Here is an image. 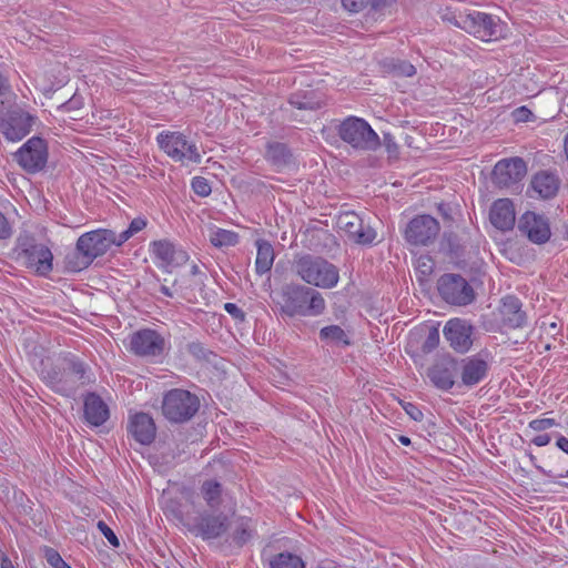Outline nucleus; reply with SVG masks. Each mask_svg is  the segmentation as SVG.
<instances>
[{
  "mask_svg": "<svg viewBox=\"0 0 568 568\" xmlns=\"http://www.w3.org/2000/svg\"><path fill=\"white\" fill-rule=\"evenodd\" d=\"M473 331L474 327L468 321L452 318L444 327V336L455 351L465 353L473 345Z\"/></svg>",
  "mask_w": 568,
  "mask_h": 568,
  "instance_id": "15",
  "label": "nucleus"
},
{
  "mask_svg": "<svg viewBox=\"0 0 568 568\" xmlns=\"http://www.w3.org/2000/svg\"><path fill=\"white\" fill-rule=\"evenodd\" d=\"M161 292L169 297H174L176 295H185L183 288L180 285H178L176 281L173 283L172 287H169L168 285H162Z\"/></svg>",
  "mask_w": 568,
  "mask_h": 568,
  "instance_id": "45",
  "label": "nucleus"
},
{
  "mask_svg": "<svg viewBox=\"0 0 568 568\" xmlns=\"http://www.w3.org/2000/svg\"><path fill=\"white\" fill-rule=\"evenodd\" d=\"M48 156V144L40 136L30 138L13 153V160L28 173H37L43 170Z\"/></svg>",
  "mask_w": 568,
  "mask_h": 568,
  "instance_id": "10",
  "label": "nucleus"
},
{
  "mask_svg": "<svg viewBox=\"0 0 568 568\" xmlns=\"http://www.w3.org/2000/svg\"><path fill=\"white\" fill-rule=\"evenodd\" d=\"M488 365L485 361L476 357L468 358L462 369V381L467 386L478 384L487 374Z\"/></svg>",
  "mask_w": 568,
  "mask_h": 568,
  "instance_id": "26",
  "label": "nucleus"
},
{
  "mask_svg": "<svg viewBox=\"0 0 568 568\" xmlns=\"http://www.w3.org/2000/svg\"><path fill=\"white\" fill-rule=\"evenodd\" d=\"M416 271L423 276H429L435 267V263L428 252L419 251L415 261Z\"/></svg>",
  "mask_w": 568,
  "mask_h": 568,
  "instance_id": "34",
  "label": "nucleus"
},
{
  "mask_svg": "<svg viewBox=\"0 0 568 568\" xmlns=\"http://www.w3.org/2000/svg\"><path fill=\"white\" fill-rule=\"evenodd\" d=\"M42 373L52 388L65 396H72L87 383L83 365L74 359L64 358L57 366Z\"/></svg>",
  "mask_w": 568,
  "mask_h": 568,
  "instance_id": "4",
  "label": "nucleus"
},
{
  "mask_svg": "<svg viewBox=\"0 0 568 568\" xmlns=\"http://www.w3.org/2000/svg\"><path fill=\"white\" fill-rule=\"evenodd\" d=\"M337 134L352 149L371 152L381 146V139L371 124L363 118L349 115L337 126Z\"/></svg>",
  "mask_w": 568,
  "mask_h": 568,
  "instance_id": "3",
  "label": "nucleus"
},
{
  "mask_svg": "<svg viewBox=\"0 0 568 568\" xmlns=\"http://www.w3.org/2000/svg\"><path fill=\"white\" fill-rule=\"evenodd\" d=\"M1 568H12L11 561L8 558H3L1 562Z\"/></svg>",
  "mask_w": 568,
  "mask_h": 568,
  "instance_id": "61",
  "label": "nucleus"
},
{
  "mask_svg": "<svg viewBox=\"0 0 568 568\" xmlns=\"http://www.w3.org/2000/svg\"><path fill=\"white\" fill-rule=\"evenodd\" d=\"M200 400L189 390L175 388L169 390L162 400V414L171 423H184L199 410Z\"/></svg>",
  "mask_w": 568,
  "mask_h": 568,
  "instance_id": "6",
  "label": "nucleus"
},
{
  "mask_svg": "<svg viewBox=\"0 0 568 568\" xmlns=\"http://www.w3.org/2000/svg\"><path fill=\"white\" fill-rule=\"evenodd\" d=\"M81 106V101L78 98H72L68 102L61 104L59 110L62 112H70L71 110H77Z\"/></svg>",
  "mask_w": 568,
  "mask_h": 568,
  "instance_id": "51",
  "label": "nucleus"
},
{
  "mask_svg": "<svg viewBox=\"0 0 568 568\" xmlns=\"http://www.w3.org/2000/svg\"><path fill=\"white\" fill-rule=\"evenodd\" d=\"M287 148L282 143H270L266 150V160L276 168H282L288 160Z\"/></svg>",
  "mask_w": 568,
  "mask_h": 568,
  "instance_id": "30",
  "label": "nucleus"
},
{
  "mask_svg": "<svg viewBox=\"0 0 568 568\" xmlns=\"http://www.w3.org/2000/svg\"><path fill=\"white\" fill-rule=\"evenodd\" d=\"M160 149L172 160L182 163H200L201 154L195 142L182 132L164 131L156 136Z\"/></svg>",
  "mask_w": 568,
  "mask_h": 568,
  "instance_id": "8",
  "label": "nucleus"
},
{
  "mask_svg": "<svg viewBox=\"0 0 568 568\" xmlns=\"http://www.w3.org/2000/svg\"><path fill=\"white\" fill-rule=\"evenodd\" d=\"M196 271H197V267L194 265V266L192 267V273H193V274H195V273H196Z\"/></svg>",
  "mask_w": 568,
  "mask_h": 568,
  "instance_id": "64",
  "label": "nucleus"
},
{
  "mask_svg": "<svg viewBox=\"0 0 568 568\" xmlns=\"http://www.w3.org/2000/svg\"><path fill=\"white\" fill-rule=\"evenodd\" d=\"M172 247H173V245L166 240L154 241L152 243V248L162 250V248H172Z\"/></svg>",
  "mask_w": 568,
  "mask_h": 568,
  "instance_id": "57",
  "label": "nucleus"
},
{
  "mask_svg": "<svg viewBox=\"0 0 568 568\" xmlns=\"http://www.w3.org/2000/svg\"><path fill=\"white\" fill-rule=\"evenodd\" d=\"M11 235V226L7 217L0 212V239H6Z\"/></svg>",
  "mask_w": 568,
  "mask_h": 568,
  "instance_id": "50",
  "label": "nucleus"
},
{
  "mask_svg": "<svg viewBox=\"0 0 568 568\" xmlns=\"http://www.w3.org/2000/svg\"><path fill=\"white\" fill-rule=\"evenodd\" d=\"M438 292L447 303L458 306L470 304L475 292L468 282L457 274H445L438 280Z\"/></svg>",
  "mask_w": 568,
  "mask_h": 568,
  "instance_id": "12",
  "label": "nucleus"
},
{
  "mask_svg": "<svg viewBox=\"0 0 568 568\" xmlns=\"http://www.w3.org/2000/svg\"><path fill=\"white\" fill-rule=\"evenodd\" d=\"M84 417L92 426H100L109 418V408L97 394L91 393L85 397Z\"/></svg>",
  "mask_w": 568,
  "mask_h": 568,
  "instance_id": "23",
  "label": "nucleus"
},
{
  "mask_svg": "<svg viewBox=\"0 0 568 568\" xmlns=\"http://www.w3.org/2000/svg\"><path fill=\"white\" fill-rule=\"evenodd\" d=\"M516 122H528L532 119V112L526 106H519L513 112Z\"/></svg>",
  "mask_w": 568,
  "mask_h": 568,
  "instance_id": "43",
  "label": "nucleus"
},
{
  "mask_svg": "<svg viewBox=\"0 0 568 568\" xmlns=\"http://www.w3.org/2000/svg\"><path fill=\"white\" fill-rule=\"evenodd\" d=\"M297 273L308 284L331 288L338 282L337 268L322 260L304 256L297 262Z\"/></svg>",
  "mask_w": 568,
  "mask_h": 568,
  "instance_id": "9",
  "label": "nucleus"
},
{
  "mask_svg": "<svg viewBox=\"0 0 568 568\" xmlns=\"http://www.w3.org/2000/svg\"><path fill=\"white\" fill-rule=\"evenodd\" d=\"M530 185L540 197L549 199L557 193L559 180L555 174L541 171L534 175Z\"/></svg>",
  "mask_w": 568,
  "mask_h": 568,
  "instance_id": "24",
  "label": "nucleus"
},
{
  "mask_svg": "<svg viewBox=\"0 0 568 568\" xmlns=\"http://www.w3.org/2000/svg\"><path fill=\"white\" fill-rule=\"evenodd\" d=\"M385 0H342V3L346 10L349 12H359L367 4H371L373 8L377 9L383 6Z\"/></svg>",
  "mask_w": 568,
  "mask_h": 568,
  "instance_id": "36",
  "label": "nucleus"
},
{
  "mask_svg": "<svg viewBox=\"0 0 568 568\" xmlns=\"http://www.w3.org/2000/svg\"><path fill=\"white\" fill-rule=\"evenodd\" d=\"M323 341L334 344L348 345L349 339L347 333L338 325L325 326L320 331Z\"/></svg>",
  "mask_w": 568,
  "mask_h": 568,
  "instance_id": "31",
  "label": "nucleus"
},
{
  "mask_svg": "<svg viewBox=\"0 0 568 568\" xmlns=\"http://www.w3.org/2000/svg\"><path fill=\"white\" fill-rule=\"evenodd\" d=\"M501 253L511 262L520 265L525 262L521 251H501Z\"/></svg>",
  "mask_w": 568,
  "mask_h": 568,
  "instance_id": "49",
  "label": "nucleus"
},
{
  "mask_svg": "<svg viewBox=\"0 0 568 568\" xmlns=\"http://www.w3.org/2000/svg\"><path fill=\"white\" fill-rule=\"evenodd\" d=\"M12 95L13 93L10 91L9 82L0 71V97L4 98L6 100H9V98Z\"/></svg>",
  "mask_w": 568,
  "mask_h": 568,
  "instance_id": "48",
  "label": "nucleus"
},
{
  "mask_svg": "<svg viewBox=\"0 0 568 568\" xmlns=\"http://www.w3.org/2000/svg\"><path fill=\"white\" fill-rule=\"evenodd\" d=\"M439 343V332L435 327H429L427 331V336L425 342L423 343V351L428 353L432 352Z\"/></svg>",
  "mask_w": 568,
  "mask_h": 568,
  "instance_id": "38",
  "label": "nucleus"
},
{
  "mask_svg": "<svg viewBox=\"0 0 568 568\" xmlns=\"http://www.w3.org/2000/svg\"><path fill=\"white\" fill-rule=\"evenodd\" d=\"M136 232L129 225V227L121 233H115L116 246L123 245L129 239L135 235Z\"/></svg>",
  "mask_w": 568,
  "mask_h": 568,
  "instance_id": "47",
  "label": "nucleus"
},
{
  "mask_svg": "<svg viewBox=\"0 0 568 568\" xmlns=\"http://www.w3.org/2000/svg\"><path fill=\"white\" fill-rule=\"evenodd\" d=\"M192 189L200 196H207L211 193V186L209 182L202 176L193 178Z\"/></svg>",
  "mask_w": 568,
  "mask_h": 568,
  "instance_id": "39",
  "label": "nucleus"
},
{
  "mask_svg": "<svg viewBox=\"0 0 568 568\" xmlns=\"http://www.w3.org/2000/svg\"><path fill=\"white\" fill-rule=\"evenodd\" d=\"M47 560L54 568H70L61 558V556L54 550H49L47 552Z\"/></svg>",
  "mask_w": 568,
  "mask_h": 568,
  "instance_id": "42",
  "label": "nucleus"
},
{
  "mask_svg": "<svg viewBox=\"0 0 568 568\" xmlns=\"http://www.w3.org/2000/svg\"><path fill=\"white\" fill-rule=\"evenodd\" d=\"M489 221L500 231L511 230L516 221L515 207L511 200H496L490 206Z\"/></svg>",
  "mask_w": 568,
  "mask_h": 568,
  "instance_id": "19",
  "label": "nucleus"
},
{
  "mask_svg": "<svg viewBox=\"0 0 568 568\" xmlns=\"http://www.w3.org/2000/svg\"><path fill=\"white\" fill-rule=\"evenodd\" d=\"M224 308L225 311L231 314L232 316H234L235 318H243L244 317V313L242 312V310L236 305V304H233V303H226L224 305Z\"/></svg>",
  "mask_w": 568,
  "mask_h": 568,
  "instance_id": "53",
  "label": "nucleus"
},
{
  "mask_svg": "<svg viewBox=\"0 0 568 568\" xmlns=\"http://www.w3.org/2000/svg\"><path fill=\"white\" fill-rule=\"evenodd\" d=\"M550 442V437L547 434L538 435L532 439V443L539 447L546 446Z\"/></svg>",
  "mask_w": 568,
  "mask_h": 568,
  "instance_id": "56",
  "label": "nucleus"
},
{
  "mask_svg": "<svg viewBox=\"0 0 568 568\" xmlns=\"http://www.w3.org/2000/svg\"><path fill=\"white\" fill-rule=\"evenodd\" d=\"M209 239L213 246H235L239 244V234L231 230L213 226L209 230Z\"/></svg>",
  "mask_w": 568,
  "mask_h": 568,
  "instance_id": "28",
  "label": "nucleus"
},
{
  "mask_svg": "<svg viewBox=\"0 0 568 568\" xmlns=\"http://www.w3.org/2000/svg\"><path fill=\"white\" fill-rule=\"evenodd\" d=\"M438 221L428 214L413 217L404 227L403 235L410 245L427 246L433 244L439 234Z\"/></svg>",
  "mask_w": 568,
  "mask_h": 568,
  "instance_id": "11",
  "label": "nucleus"
},
{
  "mask_svg": "<svg viewBox=\"0 0 568 568\" xmlns=\"http://www.w3.org/2000/svg\"><path fill=\"white\" fill-rule=\"evenodd\" d=\"M398 442L402 443L403 445H409L410 444V439L406 436H398Z\"/></svg>",
  "mask_w": 568,
  "mask_h": 568,
  "instance_id": "60",
  "label": "nucleus"
},
{
  "mask_svg": "<svg viewBox=\"0 0 568 568\" xmlns=\"http://www.w3.org/2000/svg\"><path fill=\"white\" fill-rule=\"evenodd\" d=\"M527 165L520 158L504 159L493 170V181L499 187H509L524 179Z\"/></svg>",
  "mask_w": 568,
  "mask_h": 568,
  "instance_id": "14",
  "label": "nucleus"
},
{
  "mask_svg": "<svg viewBox=\"0 0 568 568\" xmlns=\"http://www.w3.org/2000/svg\"><path fill=\"white\" fill-rule=\"evenodd\" d=\"M337 226L355 244H375V240L377 237L376 231L353 212H344L339 214L337 217Z\"/></svg>",
  "mask_w": 568,
  "mask_h": 568,
  "instance_id": "13",
  "label": "nucleus"
},
{
  "mask_svg": "<svg viewBox=\"0 0 568 568\" xmlns=\"http://www.w3.org/2000/svg\"><path fill=\"white\" fill-rule=\"evenodd\" d=\"M281 308L288 316H317L324 312L325 301L313 288L287 285L282 291Z\"/></svg>",
  "mask_w": 568,
  "mask_h": 568,
  "instance_id": "2",
  "label": "nucleus"
},
{
  "mask_svg": "<svg viewBox=\"0 0 568 568\" xmlns=\"http://www.w3.org/2000/svg\"><path fill=\"white\" fill-rule=\"evenodd\" d=\"M556 425L557 423L552 418L534 419L529 423V427L536 432H542Z\"/></svg>",
  "mask_w": 568,
  "mask_h": 568,
  "instance_id": "40",
  "label": "nucleus"
},
{
  "mask_svg": "<svg viewBox=\"0 0 568 568\" xmlns=\"http://www.w3.org/2000/svg\"><path fill=\"white\" fill-rule=\"evenodd\" d=\"M131 351L140 356H156L162 353L164 341L152 329H142L131 336Z\"/></svg>",
  "mask_w": 568,
  "mask_h": 568,
  "instance_id": "17",
  "label": "nucleus"
},
{
  "mask_svg": "<svg viewBox=\"0 0 568 568\" xmlns=\"http://www.w3.org/2000/svg\"><path fill=\"white\" fill-rule=\"evenodd\" d=\"M251 538V527L248 520H241V523L237 525L234 534L233 539L236 541L237 545L242 546Z\"/></svg>",
  "mask_w": 568,
  "mask_h": 568,
  "instance_id": "37",
  "label": "nucleus"
},
{
  "mask_svg": "<svg viewBox=\"0 0 568 568\" xmlns=\"http://www.w3.org/2000/svg\"><path fill=\"white\" fill-rule=\"evenodd\" d=\"M274 251H257L256 255V272L264 274L268 272L274 262Z\"/></svg>",
  "mask_w": 568,
  "mask_h": 568,
  "instance_id": "35",
  "label": "nucleus"
},
{
  "mask_svg": "<svg viewBox=\"0 0 568 568\" xmlns=\"http://www.w3.org/2000/svg\"><path fill=\"white\" fill-rule=\"evenodd\" d=\"M128 430L133 438L142 445L151 444L155 438L156 433L152 417L145 413H136L132 415L130 417Z\"/></svg>",
  "mask_w": 568,
  "mask_h": 568,
  "instance_id": "21",
  "label": "nucleus"
},
{
  "mask_svg": "<svg viewBox=\"0 0 568 568\" xmlns=\"http://www.w3.org/2000/svg\"><path fill=\"white\" fill-rule=\"evenodd\" d=\"M130 226L136 232H141L142 230L145 229L146 226V220L143 219V217H136V219H133L130 223Z\"/></svg>",
  "mask_w": 568,
  "mask_h": 568,
  "instance_id": "55",
  "label": "nucleus"
},
{
  "mask_svg": "<svg viewBox=\"0 0 568 568\" xmlns=\"http://www.w3.org/2000/svg\"><path fill=\"white\" fill-rule=\"evenodd\" d=\"M98 528L101 530V532L104 535V537L108 539V541L114 546V547H118L119 546V539L118 537L115 536V534L113 532V530L104 523V521H99L98 523Z\"/></svg>",
  "mask_w": 568,
  "mask_h": 568,
  "instance_id": "41",
  "label": "nucleus"
},
{
  "mask_svg": "<svg viewBox=\"0 0 568 568\" xmlns=\"http://www.w3.org/2000/svg\"><path fill=\"white\" fill-rule=\"evenodd\" d=\"M271 568H305L304 560L292 552L285 551L275 555L270 560Z\"/></svg>",
  "mask_w": 568,
  "mask_h": 568,
  "instance_id": "29",
  "label": "nucleus"
},
{
  "mask_svg": "<svg viewBox=\"0 0 568 568\" xmlns=\"http://www.w3.org/2000/svg\"><path fill=\"white\" fill-rule=\"evenodd\" d=\"M404 410L409 415V417L414 420H422L423 419V413L419 408H417L412 403H405L403 404Z\"/></svg>",
  "mask_w": 568,
  "mask_h": 568,
  "instance_id": "46",
  "label": "nucleus"
},
{
  "mask_svg": "<svg viewBox=\"0 0 568 568\" xmlns=\"http://www.w3.org/2000/svg\"><path fill=\"white\" fill-rule=\"evenodd\" d=\"M291 105L298 110H317L322 106V101L313 97V92H307L304 95L295 93L290 99Z\"/></svg>",
  "mask_w": 568,
  "mask_h": 568,
  "instance_id": "33",
  "label": "nucleus"
},
{
  "mask_svg": "<svg viewBox=\"0 0 568 568\" xmlns=\"http://www.w3.org/2000/svg\"><path fill=\"white\" fill-rule=\"evenodd\" d=\"M28 248H33V250H37V248H48V245L45 243H33V244H30Z\"/></svg>",
  "mask_w": 568,
  "mask_h": 568,
  "instance_id": "59",
  "label": "nucleus"
},
{
  "mask_svg": "<svg viewBox=\"0 0 568 568\" xmlns=\"http://www.w3.org/2000/svg\"><path fill=\"white\" fill-rule=\"evenodd\" d=\"M38 118L20 106L0 112V134L12 143L20 142L33 129Z\"/></svg>",
  "mask_w": 568,
  "mask_h": 568,
  "instance_id": "7",
  "label": "nucleus"
},
{
  "mask_svg": "<svg viewBox=\"0 0 568 568\" xmlns=\"http://www.w3.org/2000/svg\"><path fill=\"white\" fill-rule=\"evenodd\" d=\"M455 24L483 41L497 39L503 29L498 19L476 10L459 12L455 17Z\"/></svg>",
  "mask_w": 568,
  "mask_h": 568,
  "instance_id": "5",
  "label": "nucleus"
},
{
  "mask_svg": "<svg viewBox=\"0 0 568 568\" xmlns=\"http://www.w3.org/2000/svg\"><path fill=\"white\" fill-rule=\"evenodd\" d=\"M17 261L38 275H47L52 270V251H17Z\"/></svg>",
  "mask_w": 568,
  "mask_h": 568,
  "instance_id": "18",
  "label": "nucleus"
},
{
  "mask_svg": "<svg viewBox=\"0 0 568 568\" xmlns=\"http://www.w3.org/2000/svg\"><path fill=\"white\" fill-rule=\"evenodd\" d=\"M100 254L93 251H67L64 255L65 268L70 272H80L87 268Z\"/></svg>",
  "mask_w": 568,
  "mask_h": 568,
  "instance_id": "27",
  "label": "nucleus"
},
{
  "mask_svg": "<svg viewBox=\"0 0 568 568\" xmlns=\"http://www.w3.org/2000/svg\"><path fill=\"white\" fill-rule=\"evenodd\" d=\"M519 230L537 245L545 244L551 235L548 220L535 212H526L519 220Z\"/></svg>",
  "mask_w": 568,
  "mask_h": 568,
  "instance_id": "16",
  "label": "nucleus"
},
{
  "mask_svg": "<svg viewBox=\"0 0 568 568\" xmlns=\"http://www.w3.org/2000/svg\"><path fill=\"white\" fill-rule=\"evenodd\" d=\"M175 252H178L180 254L181 260H183V261L186 260V255H185L184 251H169V250L156 251V253L159 254V257L162 258L163 261H168Z\"/></svg>",
  "mask_w": 568,
  "mask_h": 568,
  "instance_id": "54",
  "label": "nucleus"
},
{
  "mask_svg": "<svg viewBox=\"0 0 568 568\" xmlns=\"http://www.w3.org/2000/svg\"><path fill=\"white\" fill-rule=\"evenodd\" d=\"M113 245L116 246L115 232L99 229L81 235L75 248H110Z\"/></svg>",
  "mask_w": 568,
  "mask_h": 568,
  "instance_id": "22",
  "label": "nucleus"
},
{
  "mask_svg": "<svg viewBox=\"0 0 568 568\" xmlns=\"http://www.w3.org/2000/svg\"><path fill=\"white\" fill-rule=\"evenodd\" d=\"M397 72L398 74L400 75H405V77H412L416 73V69L413 64L410 63H406V62H402L399 65H398V69H397Z\"/></svg>",
  "mask_w": 568,
  "mask_h": 568,
  "instance_id": "52",
  "label": "nucleus"
},
{
  "mask_svg": "<svg viewBox=\"0 0 568 568\" xmlns=\"http://www.w3.org/2000/svg\"><path fill=\"white\" fill-rule=\"evenodd\" d=\"M557 447L560 448L562 452L568 454V438L565 436H559L556 443Z\"/></svg>",
  "mask_w": 568,
  "mask_h": 568,
  "instance_id": "58",
  "label": "nucleus"
},
{
  "mask_svg": "<svg viewBox=\"0 0 568 568\" xmlns=\"http://www.w3.org/2000/svg\"><path fill=\"white\" fill-rule=\"evenodd\" d=\"M467 253V257L471 260V265L468 268L473 272H480L484 266V261L477 258V251H465Z\"/></svg>",
  "mask_w": 568,
  "mask_h": 568,
  "instance_id": "44",
  "label": "nucleus"
},
{
  "mask_svg": "<svg viewBox=\"0 0 568 568\" xmlns=\"http://www.w3.org/2000/svg\"><path fill=\"white\" fill-rule=\"evenodd\" d=\"M498 315L501 324L509 328L521 327L526 323V313L521 310L520 301L511 295L501 300Z\"/></svg>",
  "mask_w": 568,
  "mask_h": 568,
  "instance_id": "20",
  "label": "nucleus"
},
{
  "mask_svg": "<svg viewBox=\"0 0 568 568\" xmlns=\"http://www.w3.org/2000/svg\"><path fill=\"white\" fill-rule=\"evenodd\" d=\"M256 245H257V248H258V250H262V248H270V245H268L266 242L257 241V242H256Z\"/></svg>",
  "mask_w": 568,
  "mask_h": 568,
  "instance_id": "62",
  "label": "nucleus"
},
{
  "mask_svg": "<svg viewBox=\"0 0 568 568\" xmlns=\"http://www.w3.org/2000/svg\"><path fill=\"white\" fill-rule=\"evenodd\" d=\"M456 364L453 361H446L435 364L428 373L432 382L442 389H449L454 385V372Z\"/></svg>",
  "mask_w": 568,
  "mask_h": 568,
  "instance_id": "25",
  "label": "nucleus"
},
{
  "mask_svg": "<svg viewBox=\"0 0 568 568\" xmlns=\"http://www.w3.org/2000/svg\"><path fill=\"white\" fill-rule=\"evenodd\" d=\"M201 493L210 509H215L221 499V485L213 480L203 483Z\"/></svg>",
  "mask_w": 568,
  "mask_h": 568,
  "instance_id": "32",
  "label": "nucleus"
},
{
  "mask_svg": "<svg viewBox=\"0 0 568 568\" xmlns=\"http://www.w3.org/2000/svg\"><path fill=\"white\" fill-rule=\"evenodd\" d=\"M181 523L195 536L203 539H216L230 528L229 517L216 509L201 511L192 504L184 505L179 511Z\"/></svg>",
  "mask_w": 568,
  "mask_h": 568,
  "instance_id": "1",
  "label": "nucleus"
},
{
  "mask_svg": "<svg viewBox=\"0 0 568 568\" xmlns=\"http://www.w3.org/2000/svg\"><path fill=\"white\" fill-rule=\"evenodd\" d=\"M549 327H550L549 332L554 333L556 331V328H557V324L555 322H552V323L549 324Z\"/></svg>",
  "mask_w": 568,
  "mask_h": 568,
  "instance_id": "63",
  "label": "nucleus"
}]
</instances>
